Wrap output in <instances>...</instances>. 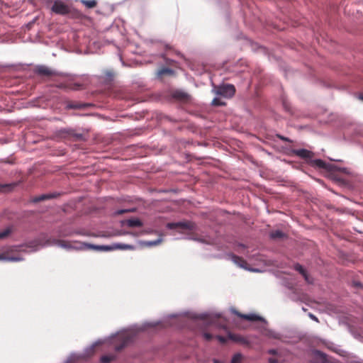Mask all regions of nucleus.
<instances>
[{
  "label": "nucleus",
  "mask_w": 363,
  "mask_h": 363,
  "mask_svg": "<svg viewBox=\"0 0 363 363\" xmlns=\"http://www.w3.org/2000/svg\"><path fill=\"white\" fill-rule=\"evenodd\" d=\"M157 74L160 77H162L166 74L173 75L174 74V71L170 68L163 67L158 71Z\"/></svg>",
  "instance_id": "nucleus-14"
},
{
  "label": "nucleus",
  "mask_w": 363,
  "mask_h": 363,
  "mask_svg": "<svg viewBox=\"0 0 363 363\" xmlns=\"http://www.w3.org/2000/svg\"><path fill=\"white\" fill-rule=\"evenodd\" d=\"M82 86V85L81 84L72 82L67 83V85L66 86V87H67V89L71 90H79L81 89Z\"/></svg>",
  "instance_id": "nucleus-18"
},
{
  "label": "nucleus",
  "mask_w": 363,
  "mask_h": 363,
  "mask_svg": "<svg viewBox=\"0 0 363 363\" xmlns=\"http://www.w3.org/2000/svg\"><path fill=\"white\" fill-rule=\"evenodd\" d=\"M228 338L235 342H241L245 344L247 340L242 336L236 335L234 334L229 333Z\"/></svg>",
  "instance_id": "nucleus-15"
},
{
  "label": "nucleus",
  "mask_w": 363,
  "mask_h": 363,
  "mask_svg": "<svg viewBox=\"0 0 363 363\" xmlns=\"http://www.w3.org/2000/svg\"><path fill=\"white\" fill-rule=\"evenodd\" d=\"M280 138H281V140H285V141H286V140H287V139H286V138H284V137H280Z\"/></svg>",
  "instance_id": "nucleus-39"
},
{
  "label": "nucleus",
  "mask_w": 363,
  "mask_h": 363,
  "mask_svg": "<svg viewBox=\"0 0 363 363\" xmlns=\"http://www.w3.org/2000/svg\"><path fill=\"white\" fill-rule=\"evenodd\" d=\"M233 261L239 267L245 269L247 268V266L248 264L247 262L244 259L236 255L233 256Z\"/></svg>",
  "instance_id": "nucleus-11"
},
{
  "label": "nucleus",
  "mask_w": 363,
  "mask_h": 363,
  "mask_svg": "<svg viewBox=\"0 0 363 363\" xmlns=\"http://www.w3.org/2000/svg\"><path fill=\"white\" fill-rule=\"evenodd\" d=\"M283 106L287 111H290V108L285 101L283 102Z\"/></svg>",
  "instance_id": "nucleus-34"
},
{
  "label": "nucleus",
  "mask_w": 363,
  "mask_h": 363,
  "mask_svg": "<svg viewBox=\"0 0 363 363\" xmlns=\"http://www.w3.org/2000/svg\"><path fill=\"white\" fill-rule=\"evenodd\" d=\"M235 313L240 318L250 321H262L263 318L256 314H242L239 312H235Z\"/></svg>",
  "instance_id": "nucleus-7"
},
{
  "label": "nucleus",
  "mask_w": 363,
  "mask_h": 363,
  "mask_svg": "<svg viewBox=\"0 0 363 363\" xmlns=\"http://www.w3.org/2000/svg\"><path fill=\"white\" fill-rule=\"evenodd\" d=\"M67 85V83H60L57 85V87L64 89H67V87L66 86Z\"/></svg>",
  "instance_id": "nucleus-30"
},
{
  "label": "nucleus",
  "mask_w": 363,
  "mask_h": 363,
  "mask_svg": "<svg viewBox=\"0 0 363 363\" xmlns=\"http://www.w3.org/2000/svg\"><path fill=\"white\" fill-rule=\"evenodd\" d=\"M127 224L129 227H141L143 223L138 218H132L127 220Z\"/></svg>",
  "instance_id": "nucleus-13"
},
{
  "label": "nucleus",
  "mask_w": 363,
  "mask_h": 363,
  "mask_svg": "<svg viewBox=\"0 0 363 363\" xmlns=\"http://www.w3.org/2000/svg\"><path fill=\"white\" fill-rule=\"evenodd\" d=\"M360 99L363 101V96H361Z\"/></svg>",
  "instance_id": "nucleus-41"
},
{
  "label": "nucleus",
  "mask_w": 363,
  "mask_h": 363,
  "mask_svg": "<svg viewBox=\"0 0 363 363\" xmlns=\"http://www.w3.org/2000/svg\"><path fill=\"white\" fill-rule=\"evenodd\" d=\"M35 72L38 75L47 77L52 76L55 74L53 70L44 65L38 66L35 69Z\"/></svg>",
  "instance_id": "nucleus-6"
},
{
  "label": "nucleus",
  "mask_w": 363,
  "mask_h": 363,
  "mask_svg": "<svg viewBox=\"0 0 363 363\" xmlns=\"http://www.w3.org/2000/svg\"><path fill=\"white\" fill-rule=\"evenodd\" d=\"M56 197L55 194H42L38 196H35L31 199L33 203H38L40 201H43L47 199H50Z\"/></svg>",
  "instance_id": "nucleus-9"
},
{
  "label": "nucleus",
  "mask_w": 363,
  "mask_h": 363,
  "mask_svg": "<svg viewBox=\"0 0 363 363\" xmlns=\"http://www.w3.org/2000/svg\"><path fill=\"white\" fill-rule=\"evenodd\" d=\"M59 242L60 243V245L62 246V247H65L66 245L64 244V242L63 241H59Z\"/></svg>",
  "instance_id": "nucleus-37"
},
{
  "label": "nucleus",
  "mask_w": 363,
  "mask_h": 363,
  "mask_svg": "<svg viewBox=\"0 0 363 363\" xmlns=\"http://www.w3.org/2000/svg\"><path fill=\"white\" fill-rule=\"evenodd\" d=\"M51 9L52 12L60 15H66L70 12V8L60 1H55Z\"/></svg>",
  "instance_id": "nucleus-3"
},
{
  "label": "nucleus",
  "mask_w": 363,
  "mask_h": 363,
  "mask_svg": "<svg viewBox=\"0 0 363 363\" xmlns=\"http://www.w3.org/2000/svg\"><path fill=\"white\" fill-rule=\"evenodd\" d=\"M13 229L11 227H8L6 229L0 231V240H3L9 237V235L12 233Z\"/></svg>",
  "instance_id": "nucleus-17"
},
{
  "label": "nucleus",
  "mask_w": 363,
  "mask_h": 363,
  "mask_svg": "<svg viewBox=\"0 0 363 363\" xmlns=\"http://www.w3.org/2000/svg\"><path fill=\"white\" fill-rule=\"evenodd\" d=\"M217 339L219 340L220 342L221 343H225L227 340L225 337H223V336H220V335H218L217 336Z\"/></svg>",
  "instance_id": "nucleus-29"
},
{
  "label": "nucleus",
  "mask_w": 363,
  "mask_h": 363,
  "mask_svg": "<svg viewBox=\"0 0 363 363\" xmlns=\"http://www.w3.org/2000/svg\"><path fill=\"white\" fill-rule=\"evenodd\" d=\"M309 317H310L312 320H315V321H316V322H318V318H316L313 314H312V313H309Z\"/></svg>",
  "instance_id": "nucleus-32"
},
{
  "label": "nucleus",
  "mask_w": 363,
  "mask_h": 363,
  "mask_svg": "<svg viewBox=\"0 0 363 363\" xmlns=\"http://www.w3.org/2000/svg\"><path fill=\"white\" fill-rule=\"evenodd\" d=\"M310 164L311 166L317 167L320 169H328V164L325 162H324L323 160H320V159L311 160L310 162Z\"/></svg>",
  "instance_id": "nucleus-10"
},
{
  "label": "nucleus",
  "mask_w": 363,
  "mask_h": 363,
  "mask_svg": "<svg viewBox=\"0 0 363 363\" xmlns=\"http://www.w3.org/2000/svg\"><path fill=\"white\" fill-rule=\"evenodd\" d=\"M355 285L358 287H362V284L361 283H356Z\"/></svg>",
  "instance_id": "nucleus-38"
},
{
  "label": "nucleus",
  "mask_w": 363,
  "mask_h": 363,
  "mask_svg": "<svg viewBox=\"0 0 363 363\" xmlns=\"http://www.w3.org/2000/svg\"><path fill=\"white\" fill-rule=\"evenodd\" d=\"M269 235H270V238L274 240L282 239L286 236L285 234L282 231L279 230L272 231L270 233Z\"/></svg>",
  "instance_id": "nucleus-12"
},
{
  "label": "nucleus",
  "mask_w": 363,
  "mask_h": 363,
  "mask_svg": "<svg viewBox=\"0 0 363 363\" xmlns=\"http://www.w3.org/2000/svg\"><path fill=\"white\" fill-rule=\"evenodd\" d=\"M294 269L304 277L306 282L309 284L312 283V280L311 279L310 277L307 274L306 270L303 267L302 265L299 264H296L294 265Z\"/></svg>",
  "instance_id": "nucleus-8"
},
{
  "label": "nucleus",
  "mask_w": 363,
  "mask_h": 363,
  "mask_svg": "<svg viewBox=\"0 0 363 363\" xmlns=\"http://www.w3.org/2000/svg\"><path fill=\"white\" fill-rule=\"evenodd\" d=\"M81 2L88 9H93L96 6V0H81Z\"/></svg>",
  "instance_id": "nucleus-16"
},
{
  "label": "nucleus",
  "mask_w": 363,
  "mask_h": 363,
  "mask_svg": "<svg viewBox=\"0 0 363 363\" xmlns=\"http://www.w3.org/2000/svg\"><path fill=\"white\" fill-rule=\"evenodd\" d=\"M175 96L180 99H186L188 98V95L185 93H177Z\"/></svg>",
  "instance_id": "nucleus-26"
},
{
  "label": "nucleus",
  "mask_w": 363,
  "mask_h": 363,
  "mask_svg": "<svg viewBox=\"0 0 363 363\" xmlns=\"http://www.w3.org/2000/svg\"><path fill=\"white\" fill-rule=\"evenodd\" d=\"M115 359L114 355H104L101 357V363H110Z\"/></svg>",
  "instance_id": "nucleus-21"
},
{
  "label": "nucleus",
  "mask_w": 363,
  "mask_h": 363,
  "mask_svg": "<svg viewBox=\"0 0 363 363\" xmlns=\"http://www.w3.org/2000/svg\"><path fill=\"white\" fill-rule=\"evenodd\" d=\"M128 210H121V211H118V214H123L125 212H128Z\"/></svg>",
  "instance_id": "nucleus-35"
},
{
  "label": "nucleus",
  "mask_w": 363,
  "mask_h": 363,
  "mask_svg": "<svg viewBox=\"0 0 363 363\" xmlns=\"http://www.w3.org/2000/svg\"><path fill=\"white\" fill-rule=\"evenodd\" d=\"M242 359H243V357H242V354L236 353L232 357L230 363H241Z\"/></svg>",
  "instance_id": "nucleus-19"
},
{
  "label": "nucleus",
  "mask_w": 363,
  "mask_h": 363,
  "mask_svg": "<svg viewBox=\"0 0 363 363\" xmlns=\"http://www.w3.org/2000/svg\"><path fill=\"white\" fill-rule=\"evenodd\" d=\"M128 340L127 338H126V339H125V340H123V343H122V344H121L120 345H117V346L116 347V350L117 351H120V350H122V349H123V348L126 345V344H127V342H128Z\"/></svg>",
  "instance_id": "nucleus-25"
},
{
  "label": "nucleus",
  "mask_w": 363,
  "mask_h": 363,
  "mask_svg": "<svg viewBox=\"0 0 363 363\" xmlns=\"http://www.w3.org/2000/svg\"><path fill=\"white\" fill-rule=\"evenodd\" d=\"M268 353L272 355H276L277 354V350L275 349H271L268 350Z\"/></svg>",
  "instance_id": "nucleus-31"
},
{
  "label": "nucleus",
  "mask_w": 363,
  "mask_h": 363,
  "mask_svg": "<svg viewBox=\"0 0 363 363\" xmlns=\"http://www.w3.org/2000/svg\"><path fill=\"white\" fill-rule=\"evenodd\" d=\"M162 242V239L159 238L153 241L145 242V245L147 247L156 246Z\"/></svg>",
  "instance_id": "nucleus-22"
},
{
  "label": "nucleus",
  "mask_w": 363,
  "mask_h": 363,
  "mask_svg": "<svg viewBox=\"0 0 363 363\" xmlns=\"http://www.w3.org/2000/svg\"><path fill=\"white\" fill-rule=\"evenodd\" d=\"M203 337L208 341L212 340V338H213V335L211 334L208 333H203Z\"/></svg>",
  "instance_id": "nucleus-27"
},
{
  "label": "nucleus",
  "mask_w": 363,
  "mask_h": 363,
  "mask_svg": "<svg viewBox=\"0 0 363 363\" xmlns=\"http://www.w3.org/2000/svg\"><path fill=\"white\" fill-rule=\"evenodd\" d=\"M211 104H212L213 106H224L225 104L224 102H223L218 98L213 99Z\"/></svg>",
  "instance_id": "nucleus-24"
},
{
  "label": "nucleus",
  "mask_w": 363,
  "mask_h": 363,
  "mask_svg": "<svg viewBox=\"0 0 363 363\" xmlns=\"http://www.w3.org/2000/svg\"><path fill=\"white\" fill-rule=\"evenodd\" d=\"M167 227L169 229L179 228L183 230H194L195 229V224L191 221L169 223Z\"/></svg>",
  "instance_id": "nucleus-2"
},
{
  "label": "nucleus",
  "mask_w": 363,
  "mask_h": 363,
  "mask_svg": "<svg viewBox=\"0 0 363 363\" xmlns=\"http://www.w3.org/2000/svg\"><path fill=\"white\" fill-rule=\"evenodd\" d=\"M58 135L62 138H73L75 140H83V135L79 133H74L72 130H60L58 132Z\"/></svg>",
  "instance_id": "nucleus-4"
},
{
  "label": "nucleus",
  "mask_w": 363,
  "mask_h": 363,
  "mask_svg": "<svg viewBox=\"0 0 363 363\" xmlns=\"http://www.w3.org/2000/svg\"><path fill=\"white\" fill-rule=\"evenodd\" d=\"M274 338H279L278 335H274Z\"/></svg>",
  "instance_id": "nucleus-40"
},
{
  "label": "nucleus",
  "mask_w": 363,
  "mask_h": 363,
  "mask_svg": "<svg viewBox=\"0 0 363 363\" xmlns=\"http://www.w3.org/2000/svg\"><path fill=\"white\" fill-rule=\"evenodd\" d=\"M216 94L222 96L225 98L232 97L235 93V88L232 84H225L217 87L216 91Z\"/></svg>",
  "instance_id": "nucleus-1"
},
{
  "label": "nucleus",
  "mask_w": 363,
  "mask_h": 363,
  "mask_svg": "<svg viewBox=\"0 0 363 363\" xmlns=\"http://www.w3.org/2000/svg\"><path fill=\"white\" fill-rule=\"evenodd\" d=\"M293 153L295 155L299 157L300 158H302L304 160H311L314 156V154L313 152L308 150L306 149L294 150Z\"/></svg>",
  "instance_id": "nucleus-5"
},
{
  "label": "nucleus",
  "mask_w": 363,
  "mask_h": 363,
  "mask_svg": "<svg viewBox=\"0 0 363 363\" xmlns=\"http://www.w3.org/2000/svg\"><path fill=\"white\" fill-rule=\"evenodd\" d=\"M213 363H223V362H220L218 359H213Z\"/></svg>",
  "instance_id": "nucleus-36"
},
{
  "label": "nucleus",
  "mask_w": 363,
  "mask_h": 363,
  "mask_svg": "<svg viewBox=\"0 0 363 363\" xmlns=\"http://www.w3.org/2000/svg\"><path fill=\"white\" fill-rule=\"evenodd\" d=\"M69 108H82V106L79 105V104H70L67 106Z\"/></svg>",
  "instance_id": "nucleus-28"
},
{
  "label": "nucleus",
  "mask_w": 363,
  "mask_h": 363,
  "mask_svg": "<svg viewBox=\"0 0 363 363\" xmlns=\"http://www.w3.org/2000/svg\"><path fill=\"white\" fill-rule=\"evenodd\" d=\"M116 247L118 249H122V250H126V249L133 250L134 249V246L130 245H125V244H118L116 245Z\"/></svg>",
  "instance_id": "nucleus-23"
},
{
  "label": "nucleus",
  "mask_w": 363,
  "mask_h": 363,
  "mask_svg": "<svg viewBox=\"0 0 363 363\" xmlns=\"http://www.w3.org/2000/svg\"><path fill=\"white\" fill-rule=\"evenodd\" d=\"M269 363H278V360L275 358H269Z\"/></svg>",
  "instance_id": "nucleus-33"
},
{
  "label": "nucleus",
  "mask_w": 363,
  "mask_h": 363,
  "mask_svg": "<svg viewBox=\"0 0 363 363\" xmlns=\"http://www.w3.org/2000/svg\"><path fill=\"white\" fill-rule=\"evenodd\" d=\"M15 185V184H0V191H11Z\"/></svg>",
  "instance_id": "nucleus-20"
}]
</instances>
